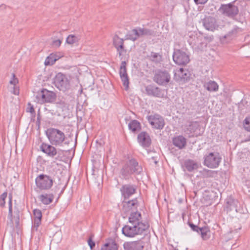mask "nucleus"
Instances as JSON below:
<instances>
[{
    "label": "nucleus",
    "mask_w": 250,
    "mask_h": 250,
    "mask_svg": "<svg viewBox=\"0 0 250 250\" xmlns=\"http://www.w3.org/2000/svg\"><path fill=\"white\" fill-rule=\"evenodd\" d=\"M56 98V95L54 92L46 89H42L37 93L35 102L40 104L52 103L55 100Z\"/></svg>",
    "instance_id": "obj_3"
},
{
    "label": "nucleus",
    "mask_w": 250,
    "mask_h": 250,
    "mask_svg": "<svg viewBox=\"0 0 250 250\" xmlns=\"http://www.w3.org/2000/svg\"><path fill=\"white\" fill-rule=\"evenodd\" d=\"M39 199L44 205H49L52 202L54 195L52 194H43L39 196Z\"/></svg>",
    "instance_id": "obj_25"
},
{
    "label": "nucleus",
    "mask_w": 250,
    "mask_h": 250,
    "mask_svg": "<svg viewBox=\"0 0 250 250\" xmlns=\"http://www.w3.org/2000/svg\"><path fill=\"white\" fill-rule=\"evenodd\" d=\"M46 135L50 144L55 146H62L66 138L64 133L60 130L54 128H48Z\"/></svg>",
    "instance_id": "obj_1"
},
{
    "label": "nucleus",
    "mask_w": 250,
    "mask_h": 250,
    "mask_svg": "<svg viewBox=\"0 0 250 250\" xmlns=\"http://www.w3.org/2000/svg\"><path fill=\"white\" fill-rule=\"evenodd\" d=\"M202 23L205 28L208 31H214L219 27L216 19L211 16L206 17L203 19Z\"/></svg>",
    "instance_id": "obj_12"
},
{
    "label": "nucleus",
    "mask_w": 250,
    "mask_h": 250,
    "mask_svg": "<svg viewBox=\"0 0 250 250\" xmlns=\"http://www.w3.org/2000/svg\"><path fill=\"white\" fill-rule=\"evenodd\" d=\"M8 217L10 219L11 223L13 224V220L12 218V208H11L10 207H9Z\"/></svg>",
    "instance_id": "obj_42"
},
{
    "label": "nucleus",
    "mask_w": 250,
    "mask_h": 250,
    "mask_svg": "<svg viewBox=\"0 0 250 250\" xmlns=\"http://www.w3.org/2000/svg\"><path fill=\"white\" fill-rule=\"evenodd\" d=\"M145 243L141 240L126 242L123 245L125 250H143Z\"/></svg>",
    "instance_id": "obj_15"
},
{
    "label": "nucleus",
    "mask_w": 250,
    "mask_h": 250,
    "mask_svg": "<svg viewBox=\"0 0 250 250\" xmlns=\"http://www.w3.org/2000/svg\"><path fill=\"white\" fill-rule=\"evenodd\" d=\"M28 105L30 106V107L27 108V112H30L31 114H34L35 112L33 106H32L30 104H28Z\"/></svg>",
    "instance_id": "obj_44"
},
{
    "label": "nucleus",
    "mask_w": 250,
    "mask_h": 250,
    "mask_svg": "<svg viewBox=\"0 0 250 250\" xmlns=\"http://www.w3.org/2000/svg\"><path fill=\"white\" fill-rule=\"evenodd\" d=\"M140 168H134L131 169L129 168V165H128L127 162L124 165L120 170V174L121 177L124 179H128L130 177L131 175L134 174V172H137Z\"/></svg>",
    "instance_id": "obj_19"
},
{
    "label": "nucleus",
    "mask_w": 250,
    "mask_h": 250,
    "mask_svg": "<svg viewBox=\"0 0 250 250\" xmlns=\"http://www.w3.org/2000/svg\"><path fill=\"white\" fill-rule=\"evenodd\" d=\"M88 245L91 250H92L95 246V242H93L90 238L88 240Z\"/></svg>",
    "instance_id": "obj_45"
},
{
    "label": "nucleus",
    "mask_w": 250,
    "mask_h": 250,
    "mask_svg": "<svg viewBox=\"0 0 250 250\" xmlns=\"http://www.w3.org/2000/svg\"><path fill=\"white\" fill-rule=\"evenodd\" d=\"M37 186L41 189H48L53 185V181L50 176L41 174L35 180Z\"/></svg>",
    "instance_id": "obj_6"
},
{
    "label": "nucleus",
    "mask_w": 250,
    "mask_h": 250,
    "mask_svg": "<svg viewBox=\"0 0 250 250\" xmlns=\"http://www.w3.org/2000/svg\"><path fill=\"white\" fill-rule=\"evenodd\" d=\"M146 91L147 95L154 97L162 98L163 94L162 93L161 90L158 87L153 85H148L146 87Z\"/></svg>",
    "instance_id": "obj_22"
},
{
    "label": "nucleus",
    "mask_w": 250,
    "mask_h": 250,
    "mask_svg": "<svg viewBox=\"0 0 250 250\" xmlns=\"http://www.w3.org/2000/svg\"><path fill=\"white\" fill-rule=\"evenodd\" d=\"M153 80L160 85H165L170 81V76L167 71L159 70L156 71Z\"/></svg>",
    "instance_id": "obj_10"
},
{
    "label": "nucleus",
    "mask_w": 250,
    "mask_h": 250,
    "mask_svg": "<svg viewBox=\"0 0 250 250\" xmlns=\"http://www.w3.org/2000/svg\"><path fill=\"white\" fill-rule=\"evenodd\" d=\"M33 214L34 216V226L37 229L41 223L42 213L41 210L35 209L33 210Z\"/></svg>",
    "instance_id": "obj_26"
},
{
    "label": "nucleus",
    "mask_w": 250,
    "mask_h": 250,
    "mask_svg": "<svg viewBox=\"0 0 250 250\" xmlns=\"http://www.w3.org/2000/svg\"><path fill=\"white\" fill-rule=\"evenodd\" d=\"M117 244L113 240H110L102 248L101 250H118Z\"/></svg>",
    "instance_id": "obj_28"
},
{
    "label": "nucleus",
    "mask_w": 250,
    "mask_h": 250,
    "mask_svg": "<svg viewBox=\"0 0 250 250\" xmlns=\"http://www.w3.org/2000/svg\"><path fill=\"white\" fill-rule=\"evenodd\" d=\"M221 160L219 153L210 152L205 156L204 164L208 167L216 168L219 166Z\"/></svg>",
    "instance_id": "obj_7"
},
{
    "label": "nucleus",
    "mask_w": 250,
    "mask_h": 250,
    "mask_svg": "<svg viewBox=\"0 0 250 250\" xmlns=\"http://www.w3.org/2000/svg\"><path fill=\"white\" fill-rule=\"evenodd\" d=\"M204 87L209 92H216L218 90V84L213 81H209L204 84Z\"/></svg>",
    "instance_id": "obj_29"
},
{
    "label": "nucleus",
    "mask_w": 250,
    "mask_h": 250,
    "mask_svg": "<svg viewBox=\"0 0 250 250\" xmlns=\"http://www.w3.org/2000/svg\"><path fill=\"white\" fill-rule=\"evenodd\" d=\"M245 183H246V185H248V186H250V181L247 180V181H246Z\"/></svg>",
    "instance_id": "obj_50"
},
{
    "label": "nucleus",
    "mask_w": 250,
    "mask_h": 250,
    "mask_svg": "<svg viewBox=\"0 0 250 250\" xmlns=\"http://www.w3.org/2000/svg\"><path fill=\"white\" fill-rule=\"evenodd\" d=\"M147 119L152 127L155 129H162L165 125L164 118L158 114L148 116Z\"/></svg>",
    "instance_id": "obj_9"
},
{
    "label": "nucleus",
    "mask_w": 250,
    "mask_h": 250,
    "mask_svg": "<svg viewBox=\"0 0 250 250\" xmlns=\"http://www.w3.org/2000/svg\"><path fill=\"white\" fill-rule=\"evenodd\" d=\"M173 144L179 149L183 148L186 145V138L182 135L174 137L172 140Z\"/></svg>",
    "instance_id": "obj_24"
},
{
    "label": "nucleus",
    "mask_w": 250,
    "mask_h": 250,
    "mask_svg": "<svg viewBox=\"0 0 250 250\" xmlns=\"http://www.w3.org/2000/svg\"><path fill=\"white\" fill-rule=\"evenodd\" d=\"M129 223H131L134 228H136L137 231L142 234L149 227L148 223L144 221L140 212L136 211L131 212L128 217Z\"/></svg>",
    "instance_id": "obj_2"
},
{
    "label": "nucleus",
    "mask_w": 250,
    "mask_h": 250,
    "mask_svg": "<svg viewBox=\"0 0 250 250\" xmlns=\"http://www.w3.org/2000/svg\"><path fill=\"white\" fill-rule=\"evenodd\" d=\"M122 204V210L126 214L130 212V213L134 212V211L139 206L138 202L136 198L128 201L124 200Z\"/></svg>",
    "instance_id": "obj_13"
},
{
    "label": "nucleus",
    "mask_w": 250,
    "mask_h": 250,
    "mask_svg": "<svg viewBox=\"0 0 250 250\" xmlns=\"http://www.w3.org/2000/svg\"><path fill=\"white\" fill-rule=\"evenodd\" d=\"M221 10L224 15L231 18L237 15L239 12L237 6L232 3L223 5Z\"/></svg>",
    "instance_id": "obj_14"
},
{
    "label": "nucleus",
    "mask_w": 250,
    "mask_h": 250,
    "mask_svg": "<svg viewBox=\"0 0 250 250\" xmlns=\"http://www.w3.org/2000/svg\"><path fill=\"white\" fill-rule=\"evenodd\" d=\"M61 43L62 41L60 40H57L53 42L52 44L54 46L58 47L61 45Z\"/></svg>",
    "instance_id": "obj_43"
},
{
    "label": "nucleus",
    "mask_w": 250,
    "mask_h": 250,
    "mask_svg": "<svg viewBox=\"0 0 250 250\" xmlns=\"http://www.w3.org/2000/svg\"><path fill=\"white\" fill-rule=\"evenodd\" d=\"M116 49L118 53L119 57L121 58V59H122V56L124 55L126 52V50L124 46V43L121 46H119V47Z\"/></svg>",
    "instance_id": "obj_38"
},
{
    "label": "nucleus",
    "mask_w": 250,
    "mask_h": 250,
    "mask_svg": "<svg viewBox=\"0 0 250 250\" xmlns=\"http://www.w3.org/2000/svg\"><path fill=\"white\" fill-rule=\"evenodd\" d=\"M80 40L78 36L74 35H69L66 38V42L69 44H73L78 42Z\"/></svg>",
    "instance_id": "obj_35"
},
{
    "label": "nucleus",
    "mask_w": 250,
    "mask_h": 250,
    "mask_svg": "<svg viewBox=\"0 0 250 250\" xmlns=\"http://www.w3.org/2000/svg\"><path fill=\"white\" fill-rule=\"evenodd\" d=\"M153 35L154 31L150 29L146 28L137 27L132 29L127 35V39L134 42L140 37Z\"/></svg>",
    "instance_id": "obj_4"
},
{
    "label": "nucleus",
    "mask_w": 250,
    "mask_h": 250,
    "mask_svg": "<svg viewBox=\"0 0 250 250\" xmlns=\"http://www.w3.org/2000/svg\"><path fill=\"white\" fill-rule=\"evenodd\" d=\"M53 146L42 143L40 146V149L47 156L53 157L57 154V151L56 148Z\"/></svg>",
    "instance_id": "obj_21"
},
{
    "label": "nucleus",
    "mask_w": 250,
    "mask_h": 250,
    "mask_svg": "<svg viewBox=\"0 0 250 250\" xmlns=\"http://www.w3.org/2000/svg\"><path fill=\"white\" fill-rule=\"evenodd\" d=\"M244 128L248 131L250 132V116L244 120Z\"/></svg>",
    "instance_id": "obj_40"
},
{
    "label": "nucleus",
    "mask_w": 250,
    "mask_h": 250,
    "mask_svg": "<svg viewBox=\"0 0 250 250\" xmlns=\"http://www.w3.org/2000/svg\"><path fill=\"white\" fill-rule=\"evenodd\" d=\"M199 233L204 240L208 239L210 236V231L208 227H205L201 228L199 229Z\"/></svg>",
    "instance_id": "obj_31"
},
{
    "label": "nucleus",
    "mask_w": 250,
    "mask_h": 250,
    "mask_svg": "<svg viewBox=\"0 0 250 250\" xmlns=\"http://www.w3.org/2000/svg\"><path fill=\"white\" fill-rule=\"evenodd\" d=\"M191 125H192V123H191V125H189V126H191Z\"/></svg>",
    "instance_id": "obj_52"
},
{
    "label": "nucleus",
    "mask_w": 250,
    "mask_h": 250,
    "mask_svg": "<svg viewBox=\"0 0 250 250\" xmlns=\"http://www.w3.org/2000/svg\"><path fill=\"white\" fill-rule=\"evenodd\" d=\"M208 0H194L196 4H203L206 3Z\"/></svg>",
    "instance_id": "obj_46"
},
{
    "label": "nucleus",
    "mask_w": 250,
    "mask_h": 250,
    "mask_svg": "<svg viewBox=\"0 0 250 250\" xmlns=\"http://www.w3.org/2000/svg\"><path fill=\"white\" fill-rule=\"evenodd\" d=\"M7 196V192H3L0 196V206L1 207H3L5 206V200Z\"/></svg>",
    "instance_id": "obj_39"
},
{
    "label": "nucleus",
    "mask_w": 250,
    "mask_h": 250,
    "mask_svg": "<svg viewBox=\"0 0 250 250\" xmlns=\"http://www.w3.org/2000/svg\"><path fill=\"white\" fill-rule=\"evenodd\" d=\"M128 127L132 132H135L141 129L140 124L138 121L134 120L129 123Z\"/></svg>",
    "instance_id": "obj_33"
},
{
    "label": "nucleus",
    "mask_w": 250,
    "mask_h": 250,
    "mask_svg": "<svg viewBox=\"0 0 250 250\" xmlns=\"http://www.w3.org/2000/svg\"><path fill=\"white\" fill-rule=\"evenodd\" d=\"M189 77V72L188 70L183 68L176 70L174 73V78L177 81L185 82Z\"/></svg>",
    "instance_id": "obj_20"
},
{
    "label": "nucleus",
    "mask_w": 250,
    "mask_h": 250,
    "mask_svg": "<svg viewBox=\"0 0 250 250\" xmlns=\"http://www.w3.org/2000/svg\"><path fill=\"white\" fill-rule=\"evenodd\" d=\"M2 6H4V7H5V6L3 4H2L0 6V7H2Z\"/></svg>",
    "instance_id": "obj_51"
},
{
    "label": "nucleus",
    "mask_w": 250,
    "mask_h": 250,
    "mask_svg": "<svg viewBox=\"0 0 250 250\" xmlns=\"http://www.w3.org/2000/svg\"><path fill=\"white\" fill-rule=\"evenodd\" d=\"M149 59L155 62H159L161 61V56L158 53L152 52L148 56Z\"/></svg>",
    "instance_id": "obj_36"
},
{
    "label": "nucleus",
    "mask_w": 250,
    "mask_h": 250,
    "mask_svg": "<svg viewBox=\"0 0 250 250\" xmlns=\"http://www.w3.org/2000/svg\"><path fill=\"white\" fill-rule=\"evenodd\" d=\"M126 63L125 61H123L121 63L119 74L121 79L123 82L125 89L127 90L129 86V78L127 73V69L126 67Z\"/></svg>",
    "instance_id": "obj_16"
},
{
    "label": "nucleus",
    "mask_w": 250,
    "mask_h": 250,
    "mask_svg": "<svg viewBox=\"0 0 250 250\" xmlns=\"http://www.w3.org/2000/svg\"><path fill=\"white\" fill-rule=\"evenodd\" d=\"M225 209L228 212H244L243 208L239 201L231 197H228L226 199Z\"/></svg>",
    "instance_id": "obj_5"
},
{
    "label": "nucleus",
    "mask_w": 250,
    "mask_h": 250,
    "mask_svg": "<svg viewBox=\"0 0 250 250\" xmlns=\"http://www.w3.org/2000/svg\"><path fill=\"white\" fill-rule=\"evenodd\" d=\"M124 43V40L118 36H115L113 38V45L117 48L119 46H121Z\"/></svg>",
    "instance_id": "obj_37"
},
{
    "label": "nucleus",
    "mask_w": 250,
    "mask_h": 250,
    "mask_svg": "<svg viewBox=\"0 0 250 250\" xmlns=\"http://www.w3.org/2000/svg\"><path fill=\"white\" fill-rule=\"evenodd\" d=\"M19 81L17 78H16V76L14 73L12 74V78L9 82L10 84L13 85V91L12 92L16 95H18L19 94V87L16 86V84L18 83Z\"/></svg>",
    "instance_id": "obj_30"
},
{
    "label": "nucleus",
    "mask_w": 250,
    "mask_h": 250,
    "mask_svg": "<svg viewBox=\"0 0 250 250\" xmlns=\"http://www.w3.org/2000/svg\"><path fill=\"white\" fill-rule=\"evenodd\" d=\"M128 165H129V168L131 169H134V168H140L137 172H134V174H139L142 171V167L140 166L136 159L134 158H131L127 161Z\"/></svg>",
    "instance_id": "obj_27"
},
{
    "label": "nucleus",
    "mask_w": 250,
    "mask_h": 250,
    "mask_svg": "<svg viewBox=\"0 0 250 250\" xmlns=\"http://www.w3.org/2000/svg\"><path fill=\"white\" fill-rule=\"evenodd\" d=\"M173 60L178 65H186L189 62L188 55L180 50L174 51L173 54Z\"/></svg>",
    "instance_id": "obj_11"
},
{
    "label": "nucleus",
    "mask_w": 250,
    "mask_h": 250,
    "mask_svg": "<svg viewBox=\"0 0 250 250\" xmlns=\"http://www.w3.org/2000/svg\"><path fill=\"white\" fill-rule=\"evenodd\" d=\"M185 166L188 171H192L198 168V165L193 160H188L185 162Z\"/></svg>",
    "instance_id": "obj_32"
},
{
    "label": "nucleus",
    "mask_w": 250,
    "mask_h": 250,
    "mask_svg": "<svg viewBox=\"0 0 250 250\" xmlns=\"http://www.w3.org/2000/svg\"><path fill=\"white\" fill-rule=\"evenodd\" d=\"M134 226L129 223L128 225H125L122 228V233L127 237L132 238L136 235H141L137 230L136 228H134Z\"/></svg>",
    "instance_id": "obj_18"
},
{
    "label": "nucleus",
    "mask_w": 250,
    "mask_h": 250,
    "mask_svg": "<svg viewBox=\"0 0 250 250\" xmlns=\"http://www.w3.org/2000/svg\"><path fill=\"white\" fill-rule=\"evenodd\" d=\"M204 39L208 42H211L213 39L212 35H206L204 37Z\"/></svg>",
    "instance_id": "obj_47"
},
{
    "label": "nucleus",
    "mask_w": 250,
    "mask_h": 250,
    "mask_svg": "<svg viewBox=\"0 0 250 250\" xmlns=\"http://www.w3.org/2000/svg\"><path fill=\"white\" fill-rule=\"evenodd\" d=\"M13 222H15L16 226L17 227H18L19 226L20 223V218L19 215L17 216L16 217H14V220L13 219Z\"/></svg>",
    "instance_id": "obj_48"
},
{
    "label": "nucleus",
    "mask_w": 250,
    "mask_h": 250,
    "mask_svg": "<svg viewBox=\"0 0 250 250\" xmlns=\"http://www.w3.org/2000/svg\"><path fill=\"white\" fill-rule=\"evenodd\" d=\"M189 225L193 231H195L198 233H199V229H200L201 228L198 227V226H197L195 225H194L192 223H189Z\"/></svg>",
    "instance_id": "obj_41"
},
{
    "label": "nucleus",
    "mask_w": 250,
    "mask_h": 250,
    "mask_svg": "<svg viewBox=\"0 0 250 250\" xmlns=\"http://www.w3.org/2000/svg\"><path fill=\"white\" fill-rule=\"evenodd\" d=\"M9 207H10L12 208V196L11 195H9V200L8 202Z\"/></svg>",
    "instance_id": "obj_49"
},
{
    "label": "nucleus",
    "mask_w": 250,
    "mask_h": 250,
    "mask_svg": "<svg viewBox=\"0 0 250 250\" xmlns=\"http://www.w3.org/2000/svg\"><path fill=\"white\" fill-rule=\"evenodd\" d=\"M58 59L57 56L54 54H51L48 56L44 62L45 65H52Z\"/></svg>",
    "instance_id": "obj_34"
},
{
    "label": "nucleus",
    "mask_w": 250,
    "mask_h": 250,
    "mask_svg": "<svg viewBox=\"0 0 250 250\" xmlns=\"http://www.w3.org/2000/svg\"><path fill=\"white\" fill-rule=\"evenodd\" d=\"M138 140L140 144L144 147H148L151 144V139L148 133L142 132L138 135Z\"/></svg>",
    "instance_id": "obj_23"
},
{
    "label": "nucleus",
    "mask_w": 250,
    "mask_h": 250,
    "mask_svg": "<svg viewBox=\"0 0 250 250\" xmlns=\"http://www.w3.org/2000/svg\"><path fill=\"white\" fill-rule=\"evenodd\" d=\"M55 86L60 90L65 91L70 87V82L66 76L61 73L57 74L55 78Z\"/></svg>",
    "instance_id": "obj_8"
},
{
    "label": "nucleus",
    "mask_w": 250,
    "mask_h": 250,
    "mask_svg": "<svg viewBox=\"0 0 250 250\" xmlns=\"http://www.w3.org/2000/svg\"><path fill=\"white\" fill-rule=\"evenodd\" d=\"M136 190L135 186L129 184L123 185L120 189L122 195L124 197L125 200L134 194L136 192Z\"/></svg>",
    "instance_id": "obj_17"
}]
</instances>
